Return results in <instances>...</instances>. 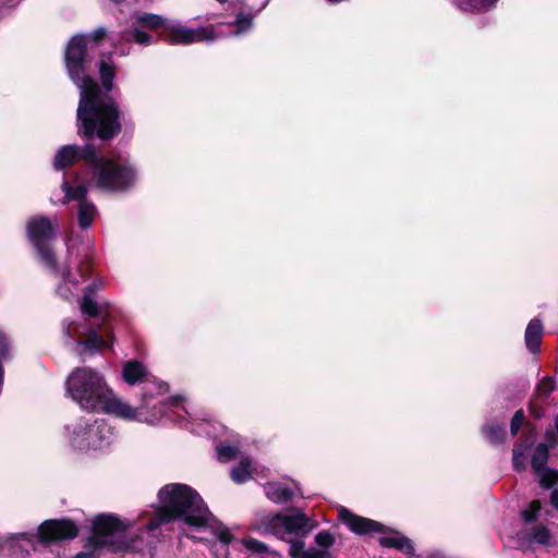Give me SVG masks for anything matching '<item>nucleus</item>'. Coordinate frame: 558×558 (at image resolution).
Wrapping results in <instances>:
<instances>
[{"label":"nucleus","mask_w":558,"mask_h":558,"mask_svg":"<svg viewBox=\"0 0 558 558\" xmlns=\"http://www.w3.org/2000/svg\"><path fill=\"white\" fill-rule=\"evenodd\" d=\"M217 454L220 461H230L233 459L245 458L238 445L221 444L217 447Z\"/></svg>","instance_id":"nucleus-26"},{"label":"nucleus","mask_w":558,"mask_h":558,"mask_svg":"<svg viewBox=\"0 0 558 558\" xmlns=\"http://www.w3.org/2000/svg\"><path fill=\"white\" fill-rule=\"evenodd\" d=\"M266 496L274 502L281 504L290 500L294 492L280 483H268L265 486Z\"/></svg>","instance_id":"nucleus-23"},{"label":"nucleus","mask_w":558,"mask_h":558,"mask_svg":"<svg viewBox=\"0 0 558 558\" xmlns=\"http://www.w3.org/2000/svg\"><path fill=\"white\" fill-rule=\"evenodd\" d=\"M130 523L111 514H99L92 522V534L86 538L84 548L73 558H100L104 548L112 551H141L144 541L141 537H128Z\"/></svg>","instance_id":"nucleus-3"},{"label":"nucleus","mask_w":558,"mask_h":558,"mask_svg":"<svg viewBox=\"0 0 558 558\" xmlns=\"http://www.w3.org/2000/svg\"><path fill=\"white\" fill-rule=\"evenodd\" d=\"M234 25L236 27L234 35H241L252 28L253 17L245 14H239L235 19Z\"/></svg>","instance_id":"nucleus-32"},{"label":"nucleus","mask_w":558,"mask_h":558,"mask_svg":"<svg viewBox=\"0 0 558 558\" xmlns=\"http://www.w3.org/2000/svg\"><path fill=\"white\" fill-rule=\"evenodd\" d=\"M170 21L158 14L142 13L134 17V26L130 34L124 35L125 40H133L140 45H150L153 43L151 36L142 31L140 27H145L150 31L162 28V37L166 35V26L169 25Z\"/></svg>","instance_id":"nucleus-14"},{"label":"nucleus","mask_w":558,"mask_h":558,"mask_svg":"<svg viewBox=\"0 0 558 558\" xmlns=\"http://www.w3.org/2000/svg\"><path fill=\"white\" fill-rule=\"evenodd\" d=\"M66 251L68 257L70 258L72 255H76L80 263V276L83 278L88 271V264L92 260V254L95 250V242L93 239L88 236L74 235L71 233L66 238Z\"/></svg>","instance_id":"nucleus-17"},{"label":"nucleus","mask_w":558,"mask_h":558,"mask_svg":"<svg viewBox=\"0 0 558 558\" xmlns=\"http://www.w3.org/2000/svg\"><path fill=\"white\" fill-rule=\"evenodd\" d=\"M286 541L290 543L289 555L292 558H305L306 549L304 548V542H293L288 537L286 538Z\"/></svg>","instance_id":"nucleus-36"},{"label":"nucleus","mask_w":558,"mask_h":558,"mask_svg":"<svg viewBox=\"0 0 558 558\" xmlns=\"http://www.w3.org/2000/svg\"><path fill=\"white\" fill-rule=\"evenodd\" d=\"M234 547H236V548L244 547L247 550H250L252 553H256V554H262V553L266 551V546L263 543H260L256 539H253V538L244 539L241 543H236V544H234Z\"/></svg>","instance_id":"nucleus-33"},{"label":"nucleus","mask_w":558,"mask_h":558,"mask_svg":"<svg viewBox=\"0 0 558 558\" xmlns=\"http://www.w3.org/2000/svg\"><path fill=\"white\" fill-rule=\"evenodd\" d=\"M542 509L541 502L538 500H533L530 504L529 509L522 511V518L526 522H531L537 519L538 513Z\"/></svg>","instance_id":"nucleus-35"},{"label":"nucleus","mask_w":558,"mask_h":558,"mask_svg":"<svg viewBox=\"0 0 558 558\" xmlns=\"http://www.w3.org/2000/svg\"><path fill=\"white\" fill-rule=\"evenodd\" d=\"M99 73L104 87L107 90L112 89L113 78L116 76L114 65L109 61L101 60L99 64Z\"/></svg>","instance_id":"nucleus-27"},{"label":"nucleus","mask_w":558,"mask_h":558,"mask_svg":"<svg viewBox=\"0 0 558 558\" xmlns=\"http://www.w3.org/2000/svg\"><path fill=\"white\" fill-rule=\"evenodd\" d=\"M530 539L541 545H548L551 539V534L546 526L537 525L531 530Z\"/></svg>","instance_id":"nucleus-30"},{"label":"nucleus","mask_w":558,"mask_h":558,"mask_svg":"<svg viewBox=\"0 0 558 558\" xmlns=\"http://www.w3.org/2000/svg\"><path fill=\"white\" fill-rule=\"evenodd\" d=\"M60 438L72 450L87 453L109 449L116 440V433L102 418L78 416L64 424Z\"/></svg>","instance_id":"nucleus-5"},{"label":"nucleus","mask_w":558,"mask_h":558,"mask_svg":"<svg viewBox=\"0 0 558 558\" xmlns=\"http://www.w3.org/2000/svg\"><path fill=\"white\" fill-rule=\"evenodd\" d=\"M543 330V324L538 318H534L527 324L524 333V340L525 345L530 352L536 353L539 351Z\"/></svg>","instance_id":"nucleus-22"},{"label":"nucleus","mask_w":558,"mask_h":558,"mask_svg":"<svg viewBox=\"0 0 558 558\" xmlns=\"http://www.w3.org/2000/svg\"><path fill=\"white\" fill-rule=\"evenodd\" d=\"M121 375L123 380L130 386L143 385L142 392L148 391L149 401L168 391V385L157 380L147 367L136 360L126 361L122 366Z\"/></svg>","instance_id":"nucleus-12"},{"label":"nucleus","mask_w":558,"mask_h":558,"mask_svg":"<svg viewBox=\"0 0 558 558\" xmlns=\"http://www.w3.org/2000/svg\"><path fill=\"white\" fill-rule=\"evenodd\" d=\"M172 404H174L175 407H179V405H180V402H179V400H174V401L172 402Z\"/></svg>","instance_id":"nucleus-42"},{"label":"nucleus","mask_w":558,"mask_h":558,"mask_svg":"<svg viewBox=\"0 0 558 558\" xmlns=\"http://www.w3.org/2000/svg\"><path fill=\"white\" fill-rule=\"evenodd\" d=\"M89 149H94L92 146L86 145L83 148L76 145H64L54 155L53 167L57 170H62L71 167L81 158L85 159L92 167V156Z\"/></svg>","instance_id":"nucleus-19"},{"label":"nucleus","mask_w":558,"mask_h":558,"mask_svg":"<svg viewBox=\"0 0 558 558\" xmlns=\"http://www.w3.org/2000/svg\"><path fill=\"white\" fill-rule=\"evenodd\" d=\"M61 189L64 193L62 204L76 203V220L81 230L89 229L98 214L96 205L87 197L88 185L78 174L65 179Z\"/></svg>","instance_id":"nucleus-10"},{"label":"nucleus","mask_w":558,"mask_h":558,"mask_svg":"<svg viewBox=\"0 0 558 558\" xmlns=\"http://www.w3.org/2000/svg\"><path fill=\"white\" fill-rule=\"evenodd\" d=\"M88 151L92 156L93 179L98 189L121 192L135 184L137 170L126 156H98L95 149Z\"/></svg>","instance_id":"nucleus-6"},{"label":"nucleus","mask_w":558,"mask_h":558,"mask_svg":"<svg viewBox=\"0 0 558 558\" xmlns=\"http://www.w3.org/2000/svg\"><path fill=\"white\" fill-rule=\"evenodd\" d=\"M34 538H35V534L29 533V532H24V533L14 534L9 539L12 545H17L22 542H25L29 546H33Z\"/></svg>","instance_id":"nucleus-37"},{"label":"nucleus","mask_w":558,"mask_h":558,"mask_svg":"<svg viewBox=\"0 0 558 558\" xmlns=\"http://www.w3.org/2000/svg\"><path fill=\"white\" fill-rule=\"evenodd\" d=\"M138 407L132 405L110 387L97 412H101L123 422H136L148 426L158 425L166 416L168 404L161 402L150 405L148 391L141 393Z\"/></svg>","instance_id":"nucleus-7"},{"label":"nucleus","mask_w":558,"mask_h":558,"mask_svg":"<svg viewBox=\"0 0 558 558\" xmlns=\"http://www.w3.org/2000/svg\"><path fill=\"white\" fill-rule=\"evenodd\" d=\"M110 386L102 374L77 367L66 378L65 392L80 408L97 412Z\"/></svg>","instance_id":"nucleus-8"},{"label":"nucleus","mask_w":558,"mask_h":558,"mask_svg":"<svg viewBox=\"0 0 558 558\" xmlns=\"http://www.w3.org/2000/svg\"><path fill=\"white\" fill-rule=\"evenodd\" d=\"M158 498L160 507L156 517L148 522L147 530L153 531L162 523L181 519L187 526V537L202 542L217 538L222 545L232 542L230 531L210 513L198 493L190 486L168 484L159 490Z\"/></svg>","instance_id":"nucleus-2"},{"label":"nucleus","mask_w":558,"mask_h":558,"mask_svg":"<svg viewBox=\"0 0 558 558\" xmlns=\"http://www.w3.org/2000/svg\"><path fill=\"white\" fill-rule=\"evenodd\" d=\"M549 448L546 444H538L531 458V466L544 488H550L558 482V471L547 466Z\"/></svg>","instance_id":"nucleus-16"},{"label":"nucleus","mask_w":558,"mask_h":558,"mask_svg":"<svg viewBox=\"0 0 558 558\" xmlns=\"http://www.w3.org/2000/svg\"><path fill=\"white\" fill-rule=\"evenodd\" d=\"M486 438L493 444H499L504 440L506 430L501 424L493 423L484 426Z\"/></svg>","instance_id":"nucleus-28"},{"label":"nucleus","mask_w":558,"mask_h":558,"mask_svg":"<svg viewBox=\"0 0 558 558\" xmlns=\"http://www.w3.org/2000/svg\"><path fill=\"white\" fill-rule=\"evenodd\" d=\"M62 332L65 345L76 354L100 350L107 345V342L96 330L77 322H64Z\"/></svg>","instance_id":"nucleus-11"},{"label":"nucleus","mask_w":558,"mask_h":558,"mask_svg":"<svg viewBox=\"0 0 558 558\" xmlns=\"http://www.w3.org/2000/svg\"><path fill=\"white\" fill-rule=\"evenodd\" d=\"M78 534L77 526L70 520H46L38 526L37 537L43 544L72 539Z\"/></svg>","instance_id":"nucleus-15"},{"label":"nucleus","mask_w":558,"mask_h":558,"mask_svg":"<svg viewBox=\"0 0 558 558\" xmlns=\"http://www.w3.org/2000/svg\"><path fill=\"white\" fill-rule=\"evenodd\" d=\"M253 462L250 458L245 457L240 460L239 464L231 470V478L236 484H243L247 482L252 476Z\"/></svg>","instance_id":"nucleus-25"},{"label":"nucleus","mask_w":558,"mask_h":558,"mask_svg":"<svg viewBox=\"0 0 558 558\" xmlns=\"http://www.w3.org/2000/svg\"><path fill=\"white\" fill-rule=\"evenodd\" d=\"M338 517L339 520L356 535H367L381 531V524L379 522L359 517L344 507L339 508Z\"/></svg>","instance_id":"nucleus-18"},{"label":"nucleus","mask_w":558,"mask_h":558,"mask_svg":"<svg viewBox=\"0 0 558 558\" xmlns=\"http://www.w3.org/2000/svg\"><path fill=\"white\" fill-rule=\"evenodd\" d=\"M226 558H229L228 555H226Z\"/></svg>","instance_id":"nucleus-43"},{"label":"nucleus","mask_w":558,"mask_h":558,"mask_svg":"<svg viewBox=\"0 0 558 558\" xmlns=\"http://www.w3.org/2000/svg\"><path fill=\"white\" fill-rule=\"evenodd\" d=\"M93 290L94 286L86 288L83 301L81 303L82 312L88 316H96L98 313V305L96 301L92 298Z\"/></svg>","instance_id":"nucleus-29"},{"label":"nucleus","mask_w":558,"mask_h":558,"mask_svg":"<svg viewBox=\"0 0 558 558\" xmlns=\"http://www.w3.org/2000/svg\"><path fill=\"white\" fill-rule=\"evenodd\" d=\"M305 558H331L329 550L319 548L306 549Z\"/></svg>","instance_id":"nucleus-39"},{"label":"nucleus","mask_w":558,"mask_h":558,"mask_svg":"<svg viewBox=\"0 0 558 558\" xmlns=\"http://www.w3.org/2000/svg\"><path fill=\"white\" fill-rule=\"evenodd\" d=\"M105 28L94 31L89 36L76 35L71 38L65 50V65L71 80L81 90L77 108L80 132L86 137L96 135L110 140L121 130L119 111L114 102L101 98L98 84L85 75V49L88 41H99L106 35Z\"/></svg>","instance_id":"nucleus-1"},{"label":"nucleus","mask_w":558,"mask_h":558,"mask_svg":"<svg viewBox=\"0 0 558 558\" xmlns=\"http://www.w3.org/2000/svg\"><path fill=\"white\" fill-rule=\"evenodd\" d=\"M315 543L319 547V549H326L328 550L329 547H331L335 543L333 535L328 531H320L315 536Z\"/></svg>","instance_id":"nucleus-34"},{"label":"nucleus","mask_w":558,"mask_h":558,"mask_svg":"<svg viewBox=\"0 0 558 558\" xmlns=\"http://www.w3.org/2000/svg\"><path fill=\"white\" fill-rule=\"evenodd\" d=\"M217 38L213 26L192 28L179 22L170 21L166 26L163 39L173 45H190L199 41H213Z\"/></svg>","instance_id":"nucleus-13"},{"label":"nucleus","mask_w":558,"mask_h":558,"mask_svg":"<svg viewBox=\"0 0 558 558\" xmlns=\"http://www.w3.org/2000/svg\"><path fill=\"white\" fill-rule=\"evenodd\" d=\"M556 385L553 377H544L537 385L535 389L534 399L530 403V412L531 414L539 418L544 415V411L541 407V403L544 402L549 395L554 391Z\"/></svg>","instance_id":"nucleus-20"},{"label":"nucleus","mask_w":558,"mask_h":558,"mask_svg":"<svg viewBox=\"0 0 558 558\" xmlns=\"http://www.w3.org/2000/svg\"><path fill=\"white\" fill-rule=\"evenodd\" d=\"M262 533L272 534L286 539L287 537L307 535L317 522L307 517L300 509H292L290 513H268L260 517L256 523Z\"/></svg>","instance_id":"nucleus-9"},{"label":"nucleus","mask_w":558,"mask_h":558,"mask_svg":"<svg viewBox=\"0 0 558 558\" xmlns=\"http://www.w3.org/2000/svg\"><path fill=\"white\" fill-rule=\"evenodd\" d=\"M525 449L523 445L513 448L512 464L518 472L525 469Z\"/></svg>","instance_id":"nucleus-31"},{"label":"nucleus","mask_w":558,"mask_h":558,"mask_svg":"<svg viewBox=\"0 0 558 558\" xmlns=\"http://www.w3.org/2000/svg\"><path fill=\"white\" fill-rule=\"evenodd\" d=\"M386 548H393L405 556L414 555V546L410 538L400 532L386 527Z\"/></svg>","instance_id":"nucleus-21"},{"label":"nucleus","mask_w":558,"mask_h":558,"mask_svg":"<svg viewBox=\"0 0 558 558\" xmlns=\"http://www.w3.org/2000/svg\"><path fill=\"white\" fill-rule=\"evenodd\" d=\"M452 3L465 12H482L492 9L499 0H451Z\"/></svg>","instance_id":"nucleus-24"},{"label":"nucleus","mask_w":558,"mask_h":558,"mask_svg":"<svg viewBox=\"0 0 558 558\" xmlns=\"http://www.w3.org/2000/svg\"><path fill=\"white\" fill-rule=\"evenodd\" d=\"M550 504L558 509V490H554L550 496Z\"/></svg>","instance_id":"nucleus-40"},{"label":"nucleus","mask_w":558,"mask_h":558,"mask_svg":"<svg viewBox=\"0 0 558 558\" xmlns=\"http://www.w3.org/2000/svg\"><path fill=\"white\" fill-rule=\"evenodd\" d=\"M524 421V413L522 410H518L513 415L510 424L511 434L514 436L521 428Z\"/></svg>","instance_id":"nucleus-38"},{"label":"nucleus","mask_w":558,"mask_h":558,"mask_svg":"<svg viewBox=\"0 0 558 558\" xmlns=\"http://www.w3.org/2000/svg\"><path fill=\"white\" fill-rule=\"evenodd\" d=\"M425 558H445V557L439 553H430Z\"/></svg>","instance_id":"nucleus-41"},{"label":"nucleus","mask_w":558,"mask_h":558,"mask_svg":"<svg viewBox=\"0 0 558 558\" xmlns=\"http://www.w3.org/2000/svg\"><path fill=\"white\" fill-rule=\"evenodd\" d=\"M57 220L51 221L44 216L32 217L27 221V234L32 243L36 246L41 263L60 280L57 286V293L69 300L78 292V281L71 278L66 266H58L52 250L45 244L46 241L54 238Z\"/></svg>","instance_id":"nucleus-4"}]
</instances>
